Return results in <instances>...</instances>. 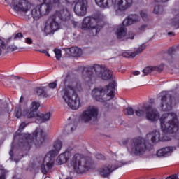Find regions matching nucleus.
<instances>
[{
  "mask_svg": "<svg viewBox=\"0 0 179 179\" xmlns=\"http://www.w3.org/2000/svg\"><path fill=\"white\" fill-rule=\"evenodd\" d=\"M174 150H176V148L174 147H164L157 151V156L158 157H167V156H170Z\"/></svg>",
  "mask_w": 179,
  "mask_h": 179,
  "instance_id": "obj_21",
  "label": "nucleus"
},
{
  "mask_svg": "<svg viewBox=\"0 0 179 179\" xmlns=\"http://www.w3.org/2000/svg\"><path fill=\"white\" fill-rule=\"evenodd\" d=\"M40 52H42V54H45L48 57H50V53L48 52H47V50H39Z\"/></svg>",
  "mask_w": 179,
  "mask_h": 179,
  "instance_id": "obj_49",
  "label": "nucleus"
},
{
  "mask_svg": "<svg viewBox=\"0 0 179 179\" xmlns=\"http://www.w3.org/2000/svg\"><path fill=\"white\" fill-rule=\"evenodd\" d=\"M45 87H36L34 90L36 96H45V91L44 90Z\"/></svg>",
  "mask_w": 179,
  "mask_h": 179,
  "instance_id": "obj_31",
  "label": "nucleus"
},
{
  "mask_svg": "<svg viewBox=\"0 0 179 179\" xmlns=\"http://www.w3.org/2000/svg\"><path fill=\"white\" fill-rule=\"evenodd\" d=\"M145 118L148 121H157V120L160 118V115H159V112H157V110L152 108L151 105V108L149 110H147Z\"/></svg>",
  "mask_w": 179,
  "mask_h": 179,
  "instance_id": "obj_23",
  "label": "nucleus"
},
{
  "mask_svg": "<svg viewBox=\"0 0 179 179\" xmlns=\"http://www.w3.org/2000/svg\"><path fill=\"white\" fill-rule=\"evenodd\" d=\"M161 101L159 106L161 111H170L173 108V98L167 92H162L160 93Z\"/></svg>",
  "mask_w": 179,
  "mask_h": 179,
  "instance_id": "obj_13",
  "label": "nucleus"
},
{
  "mask_svg": "<svg viewBox=\"0 0 179 179\" xmlns=\"http://www.w3.org/2000/svg\"><path fill=\"white\" fill-rule=\"evenodd\" d=\"M132 3H134L132 0H115L113 6L115 10L124 12L127 9H129L132 6Z\"/></svg>",
  "mask_w": 179,
  "mask_h": 179,
  "instance_id": "obj_17",
  "label": "nucleus"
},
{
  "mask_svg": "<svg viewBox=\"0 0 179 179\" xmlns=\"http://www.w3.org/2000/svg\"><path fill=\"white\" fill-rule=\"evenodd\" d=\"M152 143H157L160 141V131H153L152 132L147 134L146 139L142 137H136L130 141V150L135 156H142L145 155L148 150L147 142Z\"/></svg>",
  "mask_w": 179,
  "mask_h": 179,
  "instance_id": "obj_1",
  "label": "nucleus"
},
{
  "mask_svg": "<svg viewBox=\"0 0 179 179\" xmlns=\"http://www.w3.org/2000/svg\"><path fill=\"white\" fill-rule=\"evenodd\" d=\"M15 115L17 118H20V117H22V110L20 108H17L15 109Z\"/></svg>",
  "mask_w": 179,
  "mask_h": 179,
  "instance_id": "obj_40",
  "label": "nucleus"
},
{
  "mask_svg": "<svg viewBox=\"0 0 179 179\" xmlns=\"http://www.w3.org/2000/svg\"><path fill=\"white\" fill-rule=\"evenodd\" d=\"M74 12L77 16H85L87 13V0H73Z\"/></svg>",
  "mask_w": 179,
  "mask_h": 179,
  "instance_id": "obj_14",
  "label": "nucleus"
},
{
  "mask_svg": "<svg viewBox=\"0 0 179 179\" xmlns=\"http://www.w3.org/2000/svg\"><path fill=\"white\" fill-rule=\"evenodd\" d=\"M8 51H16V50H17V46L15 45H10L8 46Z\"/></svg>",
  "mask_w": 179,
  "mask_h": 179,
  "instance_id": "obj_43",
  "label": "nucleus"
},
{
  "mask_svg": "<svg viewBox=\"0 0 179 179\" xmlns=\"http://www.w3.org/2000/svg\"><path fill=\"white\" fill-rule=\"evenodd\" d=\"M67 2H69V0H66Z\"/></svg>",
  "mask_w": 179,
  "mask_h": 179,
  "instance_id": "obj_56",
  "label": "nucleus"
},
{
  "mask_svg": "<svg viewBox=\"0 0 179 179\" xmlns=\"http://www.w3.org/2000/svg\"><path fill=\"white\" fill-rule=\"evenodd\" d=\"M69 157H71V152H65L62 153L57 157V162L59 164H62L63 163H66L68 160H69Z\"/></svg>",
  "mask_w": 179,
  "mask_h": 179,
  "instance_id": "obj_29",
  "label": "nucleus"
},
{
  "mask_svg": "<svg viewBox=\"0 0 179 179\" xmlns=\"http://www.w3.org/2000/svg\"><path fill=\"white\" fill-rule=\"evenodd\" d=\"M148 27V25L143 24L138 27L139 31H145V29Z\"/></svg>",
  "mask_w": 179,
  "mask_h": 179,
  "instance_id": "obj_46",
  "label": "nucleus"
},
{
  "mask_svg": "<svg viewBox=\"0 0 179 179\" xmlns=\"http://www.w3.org/2000/svg\"><path fill=\"white\" fill-rule=\"evenodd\" d=\"M74 129H76V127L73 126V124H69L67 126H66V128H65L66 134H72Z\"/></svg>",
  "mask_w": 179,
  "mask_h": 179,
  "instance_id": "obj_33",
  "label": "nucleus"
},
{
  "mask_svg": "<svg viewBox=\"0 0 179 179\" xmlns=\"http://www.w3.org/2000/svg\"><path fill=\"white\" fill-rule=\"evenodd\" d=\"M16 0L13 1V8L16 12H23L26 13V12H29L30 10V8H31V3L28 0H19L17 4H15Z\"/></svg>",
  "mask_w": 179,
  "mask_h": 179,
  "instance_id": "obj_16",
  "label": "nucleus"
},
{
  "mask_svg": "<svg viewBox=\"0 0 179 179\" xmlns=\"http://www.w3.org/2000/svg\"><path fill=\"white\" fill-rule=\"evenodd\" d=\"M64 50L71 57H80L82 55V49L78 47H71L70 48H65Z\"/></svg>",
  "mask_w": 179,
  "mask_h": 179,
  "instance_id": "obj_26",
  "label": "nucleus"
},
{
  "mask_svg": "<svg viewBox=\"0 0 179 179\" xmlns=\"http://www.w3.org/2000/svg\"><path fill=\"white\" fill-rule=\"evenodd\" d=\"M103 16L99 15L95 17H85L82 22L83 30H91L94 36H96L103 29Z\"/></svg>",
  "mask_w": 179,
  "mask_h": 179,
  "instance_id": "obj_7",
  "label": "nucleus"
},
{
  "mask_svg": "<svg viewBox=\"0 0 179 179\" xmlns=\"http://www.w3.org/2000/svg\"><path fill=\"white\" fill-rule=\"evenodd\" d=\"M48 86L50 89H55V87H57V81L49 83Z\"/></svg>",
  "mask_w": 179,
  "mask_h": 179,
  "instance_id": "obj_44",
  "label": "nucleus"
},
{
  "mask_svg": "<svg viewBox=\"0 0 179 179\" xmlns=\"http://www.w3.org/2000/svg\"><path fill=\"white\" fill-rule=\"evenodd\" d=\"M97 77L101 78L103 80H108L113 78V71L99 64H95L88 70L84 69L83 71V78L87 83H92Z\"/></svg>",
  "mask_w": 179,
  "mask_h": 179,
  "instance_id": "obj_3",
  "label": "nucleus"
},
{
  "mask_svg": "<svg viewBox=\"0 0 179 179\" xmlns=\"http://www.w3.org/2000/svg\"><path fill=\"white\" fill-rule=\"evenodd\" d=\"M99 117V108L96 106L87 107L80 115V120L82 122H92L96 121Z\"/></svg>",
  "mask_w": 179,
  "mask_h": 179,
  "instance_id": "obj_11",
  "label": "nucleus"
},
{
  "mask_svg": "<svg viewBox=\"0 0 179 179\" xmlns=\"http://www.w3.org/2000/svg\"><path fill=\"white\" fill-rule=\"evenodd\" d=\"M95 3L102 9H107L114 6V0H94Z\"/></svg>",
  "mask_w": 179,
  "mask_h": 179,
  "instance_id": "obj_25",
  "label": "nucleus"
},
{
  "mask_svg": "<svg viewBox=\"0 0 179 179\" xmlns=\"http://www.w3.org/2000/svg\"><path fill=\"white\" fill-rule=\"evenodd\" d=\"M53 15L57 18V20H61V22H68L71 19V13L67 9H62L55 11Z\"/></svg>",
  "mask_w": 179,
  "mask_h": 179,
  "instance_id": "obj_18",
  "label": "nucleus"
},
{
  "mask_svg": "<svg viewBox=\"0 0 179 179\" xmlns=\"http://www.w3.org/2000/svg\"><path fill=\"white\" fill-rule=\"evenodd\" d=\"M114 89H115V81H113L103 87L94 88L92 92L91 96L96 101H108L114 97Z\"/></svg>",
  "mask_w": 179,
  "mask_h": 179,
  "instance_id": "obj_5",
  "label": "nucleus"
},
{
  "mask_svg": "<svg viewBox=\"0 0 179 179\" xmlns=\"http://www.w3.org/2000/svg\"><path fill=\"white\" fill-rule=\"evenodd\" d=\"M161 129L164 134H177L179 129V122L174 113H165L159 119Z\"/></svg>",
  "mask_w": 179,
  "mask_h": 179,
  "instance_id": "obj_4",
  "label": "nucleus"
},
{
  "mask_svg": "<svg viewBox=\"0 0 179 179\" xmlns=\"http://www.w3.org/2000/svg\"><path fill=\"white\" fill-rule=\"evenodd\" d=\"M16 79H19V77H15Z\"/></svg>",
  "mask_w": 179,
  "mask_h": 179,
  "instance_id": "obj_55",
  "label": "nucleus"
},
{
  "mask_svg": "<svg viewBox=\"0 0 179 179\" xmlns=\"http://www.w3.org/2000/svg\"><path fill=\"white\" fill-rule=\"evenodd\" d=\"M8 172L3 169H0V179H6V173Z\"/></svg>",
  "mask_w": 179,
  "mask_h": 179,
  "instance_id": "obj_37",
  "label": "nucleus"
},
{
  "mask_svg": "<svg viewBox=\"0 0 179 179\" xmlns=\"http://www.w3.org/2000/svg\"><path fill=\"white\" fill-rule=\"evenodd\" d=\"M164 68V64H162L159 66H147L143 70V76H146V75H149V73H152V72H162Z\"/></svg>",
  "mask_w": 179,
  "mask_h": 179,
  "instance_id": "obj_24",
  "label": "nucleus"
},
{
  "mask_svg": "<svg viewBox=\"0 0 179 179\" xmlns=\"http://www.w3.org/2000/svg\"><path fill=\"white\" fill-rule=\"evenodd\" d=\"M26 127H27V124H26V122H22L20 125L19 127V131H23L24 128H26Z\"/></svg>",
  "mask_w": 179,
  "mask_h": 179,
  "instance_id": "obj_45",
  "label": "nucleus"
},
{
  "mask_svg": "<svg viewBox=\"0 0 179 179\" xmlns=\"http://www.w3.org/2000/svg\"><path fill=\"white\" fill-rule=\"evenodd\" d=\"M141 73V72L139 71H136L133 72V74L136 76L138 75H139Z\"/></svg>",
  "mask_w": 179,
  "mask_h": 179,
  "instance_id": "obj_50",
  "label": "nucleus"
},
{
  "mask_svg": "<svg viewBox=\"0 0 179 179\" xmlns=\"http://www.w3.org/2000/svg\"><path fill=\"white\" fill-rule=\"evenodd\" d=\"M51 10V0H43V3L36 6L31 10V16L34 20H38L41 16L50 13Z\"/></svg>",
  "mask_w": 179,
  "mask_h": 179,
  "instance_id": "obj_10",
  "label": "nucleus"
},
{
  "mask_svg": "<svg viewBox=\"0 0 179 179\" xmlns=\"http://www.w3.org/2000/svg\"><path fill=\"white\" fill-rule=\"evenodd\" d=\"M129 142V138H125V139L122 140L120 142V145L127 146V145H128Z\"/></svg>",
  "mask_w": 179,
  "mask_h": 179,
  "instance_id": "obj_42",
  "label": "nucleus"
},
{
  "mask_svg": "<svg viewBox=\"0 0 179 179\" xmlns=\"http://www.w3.org/2000/svg\"><path fill=\"white\" fill-rule=\"evenodd\" d=\"M173 26H174L176 29L179 27V15L173 19L172 22Z\"/></svg>",
  "mask_w": 179,
  "mask_h": 179,
  "instance_id": "obj_38",
  "label": "nucleus"
},
{
  "mask_svg": "<svg viewBox=\"0 0 179 179\" xmlns=\"http://www.w3.org/2000/svg\"><path fill=\"white\" fill-rule=\"evenodd\" d=\"M177 52V48H171L168 50V54L169 55H173V54H176V52Z\"/></svg>",
  "mask_w": 179,
  "mask_h": 179,
  "instance_id": "obj_41",
  "label": "nucleus"
},
{
  "mask_svg": "<svg viewBox=\"0 0 179 179\" xmlns=\"http://www.w3.org/2000/svg\"><path fill=\"white\" fill-rule=\"evenodd\" d=\"M141 17H143V19H145V17H146V14H145L143 13H141Z\"/></svg>",
  "mask_w": 179,
  "mask_h": 179,
  "instance_id": "obj_51",
  "label": "nucleus"
},
{
  "mask_svg": "<svg viewBox=\"0 0 179 179\" xmlns=\"http://www.w3.org/2000/svg\"><path fill=\"white\" fill-rule=\"evenodd\" d=\"M25 43H26L27 44H33V41H32L31 38H27L25 39Z\"/></svg>",
  "mask_w": 179,
  "mask_h": 179,
  "instance_id": "obj_47",
  "label": "nucleus"
},
{
  "mask_svg": "<svg viewBox=\"0 0 179 179\" xmlns=\"http://www.w3.org/2000/svg\"><path fill=\"white\" fill-rule=\"evenodd\" d=\"M47 134L42 130L41 128H37L31 135L27 134V143L28 146H31V144L34 143L36 148L41 146L43 142L45 140Z\"/></svg>",
  "mask_w": 179,
  "mask_h": 179,
  "instance_id": "obj_9",
  "label": "nucleus"
},
{
  "mask_svg": "<svg viewBox=\"0 0 179 179\" xmlns=\"http://www.w3.org/2000/svg\"><path fill=\"white\" fill-rule=\"evenodd\" d=\"M168 34H169V36H171V35L174 36V33H173V32H169Z\"/></svg>",
  "mask_w": 179,
  "mask_h": 179,
  "instance_id": "obj_52",
  "label": "nucleus"
},
{
  "mask_svg": "<svg viewBox=\"0 0 179 179\" xmlns=\"http://www.w3.org/2000/svg\"><path fill=\"white\" fill-rule=\"evenodd\" d=\"M30 110L31 111L29 113L27 111V110H24L23 112V115L27 117V118H36V120H37V117L38 115L37 112H36L35 110Z\"/></svg>",
  "mask_w": 179,
  "mask_h": 179,
  "instance_id": "obj_30",
  "label": "nucleus"
},
{
  "mask_svg": "<svg viewBox=\"0 0 179 179\" xmlns=\"http://www.w3.org/2000/svg\"><path fill=\"white\" fill-rule=\"evenodd\" d=\"M23 38V34L21 32L13 34L10 38H8V41L10 40H20V38Z\"/></svg>",
  "mask_w": 179,
  "mask_h": 179,
  "instance_id": "obj_32",
  "label": "nucleus"
},
{
  "mask_svg": "<svg viewBox=\"0 0 179 179\" xmlns=\"http://www.w3.org/2000/svg\"><path fill=\"white\" fill-rule=\"evenodd\" d=\"M118 167L119 166L114 168V166L110 164L105 165L99 170V175L101 177H103V178H106V177H108V176H110V174H111L114 170H117Z\"/></svg>",
  "mask_w": 179,
  "mask_h": 179,
  "instance_id": "obj_20",
  "label": "nucleus"
},
{
  "mask_svg": "<svg viewBox=\"0 0 179 179\" xmlns=\"http://www.w3.org/2000/svg\"><path fill=\"white\" fill-rule=\"evenodd\" d=\"M61 24L58 22V18L53 14L48 19L45 26V33L46 34H54L55 31H58Z\"/></svg>",
  "mask_w": 179,
  "mask_h": 179,
  "instance_id": "obj_12",
  "label": "nucleus"
},
{
  "mask_svg": "<svg viewBox=\"0 0 179 179\" xmlns=\"http://www.w3.org/2000/svg\"><path fill=\"white\" fill-rule=\"evenodd\" d=\"M5 1H8V0H5Z\"/></svg>",
  "mask_w": 179,
  "mask_h": 179,
  "instance_id": "obj_57",
  "label": "nucleus"
},
{
  "mask_svg": "<svg viewBox=\"0 0 179 179\" xmlns=\"http://www.w3.org/2000/svg\"><path fill=\"white\" fill-rule=\"evenodd\" d=\"M54 52L56 55V59H57V61H59V59H61V57H62V55L61 54V50L55 49Z\"/></svg>",
  "mask_w": 179,
  "mask_h": 179,
  "instance_id": "obj_36",
  "label": "nucleus"
},
{
  "mask_svg": "<svg viewBox=\"0 0 179 179\" xmlns=\"http://www.w3.org/2000/svg\"><path fill=\"white\" fill-rule=\"evenodd\" d=\"M152 103H153V100L151 102H148L143 106L135 109L134 114H136L137 117H146V113L150 108H152Z\"/></svg>",
  "mask_w": 179,
  "mask_h": 179,
  "instance_id": "obj_19",
  "label": "nucleus"
},
{
  "mask_svg": "<svg viewBox=\"0 0 179 179\" xmlns=\"http://www.w3.org/2000/svg\"><path fill=\"white\" fill-rule=\"evenodd\" d=\"M96 159H99V160L101 159H104V156L101 154H98L96 155Z\"/></svg>",
  "mask_w": 179,
  "mask_h": 179,
  "instance_id": "obj_48",
  "label": "nucleus"
},
{
  "mask_svg": "<svg viewBox=\"0 0 179 179\" xmlns=\"http://www.w3.org/2000/svg\"><path fill=\"white\" fill-rule=\"evenodd\" d=\"M51 118V113L50 112L46 113H39L36 120V124H42V122H47Z\"/></svg>",
  "mask_w": 179,
  "mask_h": 179,
  "instance_id": "obj_27",
  "label": "nucleus"
},
{
  "mask_svg": "<svg viewBox=\"0 0 179 179\" xmlns=\"http://www.w3.org/2000/svg\"><path fill=\"white\" fill-rule=\"evenodd\" d=\"M82 90L80 83H74L63 87L60 95L71 110H78L80 106V99L76 92Z\"/></svg>",
  "mask_w": 179,
  "mask_h": 179,
  "instance_id": "obj_2",
  "label": "nucleus"
},
{
  "mask_svg": "<svg viewBox=\"0 0 179 179\" xmlns=\"http://www.w3.org/2000/svg\"><path fill=\"white\" fill-rule=\"evenodd\" d=\"M124 113L125 115H134V114H135V110H134V108L128 107L124 110Z\"/></svg>",
  "mask_w": 179,
  "mask_h": 179,
  "instance_id": "obj_35",
  "label": "nucleus"
},
{
  "mask_svg": "<svg viewBox=\"0 0 179 179\" xmlns=\"http://www.w3.org/2000/svg\"><path fill=\"white\" fill-rule=\"evenodd\" d=\"M71 164L76 172L78 174L85 173L90 168V163H89L83 155L80 154H76L71 160Z\"/></svg>",
  "mask_w": 179,
  "mask_h": 179,
  "instance_id": "obj_8",
  "label": "nucleus"
},
{
  "mask_svg": "<svg viewBox=\"0 0 179 179\" xmlns=\"http://www.w3.org/2000/svg\"><path fill=\"white\" fill-rule=\"evenodd\" d=\"M22 100H23L22 97H21L20 99V103H22Z\"/></svg>",
  "mask_w": 179,
  "mask_h": 179,
  "instance_id": "obj_53",
  "label": "nucleus"
},
{
  "mask_svg": "<svg viewBox=\"0 0 179 179\" xmlns=\"http://www.w3.org/2000/svg\"><path fill=\"white\" fill-rule=\"evenodd\" d=\"M62 148V141L57 140L53 143L52 149L49 151L41 165V170L43 174H47L54 166V157L59 153Z\"/></svg>",
  "mask_w": 179,
  "mask_h": 179,
  "instance_id": "obj_6",
  "label": "nucleus"
},
{
  "mask_svg": "<svg viewBox=\"0 0 179 179\" xmlns=\"http://www.w3.org/2000/svg\"><path fill=\"white\" fill-rule=\"evenodd\" d=\"M2 54V50L0 49V55Z\"/></svg>",
  "mask_w": 179,
  "mask_h": 179,
  "instance_id": "obj_54",
  "label": "nucleus"
},
{
  "mask_svg": "<svg viewBox=\"0 0 179 179\" xmlns=\"http://www.w3.org/2000/svg\"><path fill=\"white\" fill-rule=\"evenodd\" d=\"M145 48H146V45L143 44L138 46V48H135L134 52L123 53V57H125L126 58H135L136 55H139V54H142Z\"/></svg>",
  "mask_w": 179,
  "mask_h": 179,
  "instance_id": "obj_22",
  "label": "nucleus"
},
{
  "mask_svg": "<svg viewBox=\"0 0 179 179\" xmlns=\"http://www.w3.org/2000/svg\"><path fill=\"white\" fill-rule=\"evenodd\" d=\"M0 48L3 50L6 49V43H5V39L3 38H0Z\"/></svg>",
  "mask_w": 179,
  "mask_h": 179,
  "instance_id": "obj_39",
  "label": "nucleus"
},
{
  "mask_svg": "<svg viewBox=\"0 0 179 179\" xmlns=\"http://www.w3.org/2000/svg\"><path fill=\"white\" fill-rule=\"evenodd\" d=\"M136 22H139V16L136 15H134L129 16L128 19H126L122 22V26L125 27V26H131L134 24V23H136Z\"/></svg>",
  "mask_w": 179,
  "mask_h": 179,
  "instance_id": "obj_28",
  "label": "nucleus"
},
{
  "mask_svg": "<svg viewBox=\"0 0 179 179\" xmlns=\"http://www.w3.org/2000/svg\"><path fill=\"white\" fill-rule=\"evenodd\" d=\"M115 34L118 40H128L129 38L134 40V37H135V34L132 31L127 33V28L123 25L117 27Z\"/></svg>",
  "mask_w": 179,
  "mask_h": 179,
  "instance_id": "obj_15",
  "label": "nucleus"
},
{
  "mask_svg": "<svg viewBox=\"0 0 179 179\" xmlns=\"http://www.w3.org/2000/svg\"><path fill=\"white\" fill-rule=\"evenodd\" d=\"M38 108H40V103L37 101H33L31 103V107L30 110L37 113V110H38Z\"/></svg>",
  "mask_w": 179,
  "mask_h": 179,
  "instance_id": "obj_34",
  "label": "nucleus"
}]
</instances>
